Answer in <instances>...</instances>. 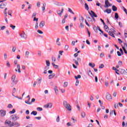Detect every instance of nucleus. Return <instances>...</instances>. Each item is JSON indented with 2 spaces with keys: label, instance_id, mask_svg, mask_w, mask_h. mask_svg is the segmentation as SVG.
Instances as JSON below:
<instances>
[{
  "label": "nucleus",
  "instance_id": "obj_11",
  "mask_svg": "<svg viewBox=\"0 0 127 127\" xmlns=\"http://www.w3.org/2000/svg\"><path fill=\"white\" fill-rule=\"evenodd\" d=\"M104 12H107V13H111L112 12V9H106L104 11Z\"/></svg>",
  "mask_w": 127,
  "mask_h": 127
},
{
  "label": "nucleus",
  "instance_id": "obj_52",
  "mask_svg": "<svg viewBox=\"0 0 127 127\" xmlns=\"http://www.w3.org/2000/svg\"><path fill=\"white\" fill-rule=\"evenodd\" d=\"M104 56H105V55L104 54V53H101L100 55V58H103V57H104Z\"/></svg>",
  "mask_w": 127,
  "mask_h": 127
},
{
  "label": "nucleus",
  "instance_id": "obj_51",
  "mask_svg": "<svg viewBox=\"0 0 127 127\" xmlns=\"http://www.w3.org/2000/svg\"><path fill=\"white\" fill-rule=\"evenodd\" d=\"M79 80L76 79V82H75V86H78L79 85Z\"/></svg>",
  "mask_w": 127,
  "mask_h": 127
},
{
  "label": "nucleus",
  "instance_id": "obj_50",
  "mask_svg": "<svg viewBox=\"0 0 127 127\" xmlns=\"http://www.w3.org/2000/svg\"><path fill=\"white\" fill-rule=\"evenodd\" d=\"M37 32L39 33L40 34H43V32L40 30H38Z\"/></svg>",
  "mask_w": 127,
  "mask_h": 127
},
{
  "label": "nucleus",
  "instance_id": "obj_61",
  "mask_svg": "<svg viewBox=\"0 0 127 127\" xmlns=\"http://www.w3.org/2000/svg\"><path fill=\"white\" fill-rule=\"evenodd\" d=\"M119 25L120 27H123V23L121 22H119Z\"/></svg>",
  "mask_w": 127,
  "mask_h": 127
},
{
  "label": "nucleus",
  "instance_id": "obj_41",
  "mask_svg": "<svg viewBox=\"0 0 127 127\" xmlns=\"http://www.w3.org/2000/svg\"><path fill=\"white\" fill-rule=\"evenodd\" d=\"M79 27L80 28H84V24H83V23H80Z\"/></svg>",
  "mask_w": 127,
  "mask_h": 127
},
{
  "label": "nucleus",
  "instance_id": "obj_28",
  "mask_svg": "<svg viewBox=\"0 0 127 127\" xmlns=\"http://www.w3.org/2000/svg\"><path fill=\"white\" fill-rule=\"evenodd\" d=\"M52 63H55V62H56V58H55L54 57H53L52 58Z\"/></svg>",
  "mask_w": 127,
  "mask_h": 127
},
{
  "label": "nucleus",
  "instance_id": "obj_45",
  "mask_svg": "<svg viewBox=\"0 0 127 127\" xmlns=\"http://www.w3.org/2000/svg\"><path fill=\"white\" fill-rule=\"evenodd\" d=\"M33 21H36V22H38V18H36V17H33Z\"/></svg>",
  "mask_w": 127,
  "mask_h": 127
},
{
  "label": "nucleus",
  "instance_id": "obj_8",
  "mask_svg": "<svg viewBox=\"0 0 127 127\" xmlns=\"http://www.w3.org/2000/svg\"><path fill=\"white\" fill-rule=\"evenodd\" d=\"M106 99L108 101H110V100H112V95L109 93H107L106 94Z\"/></svg>",
  "mask_w": 127,
  "mask_h": 127
},
{
  "label": "nucleus",
  "instance_id": "obj_59",
  "mask_svg": "<svg viewBox=\"0 0 127 127\" xmlns=\"http://www.w3.org/2000/svg\"><path fill=\"white\" fill-rule=\"evenodd\" d=\"M35 119H36V120H38L39 121L41 120V117H35Z\"/></svg>",
  "mask_w": 127,
  "mask_h": 127
},
{
  "label": "nucleus",
  "instance_id": "obj_46",
  "mask_svg": "<svg viewBox=\"0 0 127 127\" xmlns=\"http://www.w3.org/2000/svg\"><path fill=\"white\" fill-rule=\"evenodd\" d=\"M104 67H105V65H104V64H101L100 65H99V68L100 69H103V68H104Z\"/></svg>",
  "mask_w": 127,
  "mask_h": 127
},
{
  "label": "nucleus",
  "instance_id": "obj_21",
  "mask_svg": "<svg viewBox=\"0 0 127 127\" xmlns=\"http://www.w3.org/2000/svg\"><path fill=\"white\" fill-rule=\"evenodd\" d=\"M84 7L86 10H89V5H88V4L87 3H85L84 4Z\"/></svg>",
  "mask_w": 127,
  "mask_h": 127
},
{
  "label": "nucleus",
  "instance_id": "obj_22",
  "mask_svg": "<svg viewBox=\"0 0 127 127\" xmlns=\"http://www.w3.org/2000/svg\"><path fill=\"white\" fill-rule=\"evenodd\" d=\"M108 33H109V35H110V36H112L114 38H115V37H115V35H114V33H113V32L109 31L108 32Z\"/></svg>",
  "mask_w": 127,
  "mask_h": 127
},
{
  "label": "nucleus",
  "instance_id": "obj_23",
  "mask_svg": "<svg viewBox=\"0 0 127 127\" xmlns=\"http://www.w3.org/2000/svg\"><path fill=\"white\" fill-rule=\"evenodd\" d=\"M59 40H60V39L59 38H57V40H56V42H57V45H58L59 46H60V45H61V43L60 42H59Z\"/></svg>",
  "mask_w": 127,
  "mask_h": 127
},
{
  "label": "nucleus",
  "instance_id": "obj_9",
  "mask_svg": "<svg viewBox=\"0 0 127 127\" xmlns=\"http://www.w3.org/2000/svg\"><path fill=\"white\" fill-rule=\"evenodd\" d=\"M44 108H46V109H48V108H52V104L48 103L47 105H45Z\"/></svg>",
  "mask_w": 127,
  "mask_h": 127
},
{
  "label": "nucleus",
  "instance_id": "obj_38",
  "mask_svg": "<svg viewBox=\"0 0 127 127\" xmlns=\"http://www.w3.org/2000/svg\"><path fill=\"white\" fill-rule=\"evenodd\" d=\"M104 28L105 29V31H107V32H108V31L107 30L109 29V28L108 26V25H105V26H104Z\"/></svg>",
  "mask_w": 127,
  "mask_h": 127
},
{
  "label": "nucleus",
  "instance_id": "obj_35",
  "mask_svg": "<svg viewBox=\"0 0 127 127\" xmlns=\"http://www.w3.org/2000/svg\"><path fill=\"white\" fill-rule=\"evenodd\" d=\"M52 65L53 67L55 68V69H57V68H58V65L55 64V63H52Z\"/></svg>",
  "mask_w": 127,
  "mask_h": 127
},
{
  "label": "nucleus",
  "instance_id": "obj_56",
  "mask_svg": "<svg viewBox=\"0 0 127 127\" xmlns=\"http://www.w3.org/2000/svg\"><path fill=\"white\" fill-rule=\"evenodd\" d=\"M56 121L57 123H59V122H60V118L59 117V116H58V117L57 118Z\"/></svg>",
  "mask_w": 127,
  "mask_h": 127
},
{
  "label": "nucleus",
  "instance_id": "obj_48",
  "mask_svg": "<svg viewBox=\"0 0 127 127\" xmlns=\"http://www.w3.org/2000/svg\"><path fill=\"white\" fill-rule=\"evenodd\" d=\"M25 56H26V57H28V56H29V52L26 51L25 52Z\"/></svg>",
  "mask_w": 127,
  "mask_h": 127
},
{
  "label": "nucleus",
  "instance_id": "obj_43",
  "mask_svg": "<svg viewBox=\"0 0 127 127\" xmlns=\"http://www.w3.org/2000/svg\"><path fill=\"white\" fill-rule=\"evenodd\" d=\"M99 26H97L96 27L93 28L94 30L95 31V32H97L98 31V30H99Z\"/></svg>",
  "mask_w": 127,
  "mask_h": 127
},
{
  "label": "nucleus",
  "instance_id": "obj_33",
  "mask_svg": "<svg viewBox=\"0 0 127 127\" xmlns=\"http://www.w3.org/2000/svg\"><path fill=\"white\" fill-rule=\"evenodd\" d=\"M6 66L8 68L10 67V64H9V62H8V61H6Z\"/></svg>",
  "mask_w": 127,
  "mask_h": 127
},
{
  "label": "nucleus",
  "instance_id": "obj_53",
  "mask_svg": "<svg viewBox=\"0 0 127 127\" xmlns=\"http://www.w3.org/2000/svg\"><path fill=\"white\" fill-rule=\"evenodd\" d=\"M7 108L9 109H12V105L11 104L8 105Z\"/></svg>",
  "mask_w": 127,
  "mask_h": 127
},
{
  "label": "nucleus",
  "instance_id": "obj_4",
  "mask_svg": "<svg viewBox=\"0 0 127 127\" xmlns=\"http://www.w3.org/2000/svg\"><path fill=\"white\" fill-rule=\"evenodd\" d=\"M5 115H6V111L2 110H0V116L1 118H3Z\"/></svg>",
  "mask_w": 127,
  "mask_h": 127
},
{
  "label": "nucleus",
  "instance_id": "obj_2",
  "mask_svg": "<svg viewBox=\"0 0 127 127\" xmlns=\"http://www.w3.org/2000/svg\"><path fill=\"white\" fill-rule=\"evenodd\" d=\"M63 106L67 111H71L72 110V107L71 105L66 100H64L63 101Z\"/></svg>",
  "mask_w": 127,
  "mask_h": 127
},
{
  "label": "nucleus",
  "instance_id": "obj_54",
  "mask_svg": "<svg viewBox=\"0 0 127 127\" xmlns=\"http://www.w3.org/2000/svg\"><path fill=\"white\" fill-rule=\"evenodd\" d=\"M36 6H37V7H40V2L38 1L37 2Z\"/></svg>",
  "mask_w": 127,
  "mask_h": 127
},
{
  "label": "nucleus",
  "instance_id": "obj_60",
  "mask_svg": "<svg viewBox=\"0 0 127 127\" xmlns=\"http://www.w3.org/2000/svg\"><path fill=\"white\" fill-rule=\"evenodd\" d=\"M105 85L106 87H108L109 86V82L108 81H105Z\"/></svg>",
  "mask_w": 127,
  "mask_h": 127
},
{
  "label": "nucleus",
  "instance_id": "obj_16",
  "mask_svg": "<svg viewBox=\"0 0 127 127\" xmlns=\"http://www.w3.org/2000/svg\"><path fill=\"white\" fill-rule=\"evenodd\" d=\"M88 65H89V67H91L92 68H94L95 67V66H96L95 64L91 63H89Z\"/></svg>",
  "mask_w": 127,
  "mask_h": 127
},
{
  "label": "nucleus",
  "instance_id": "obj_39",
  "mask_svg": "<svg viewBox=\"0 0 127 127\" xmlns=\"http://www.w3.org/2000/svg\"><path fill=\"white\" fill-rule=\"evenodd\" d=\"M15 113V109H13L12 111H9V114H14Z\"/></svg>",
  "mask_w": 127,
  "mask_h": 127
},
{
  "label": "nucleus",
  "instance_id": "obj_24",
  "mask_svg": "<svg viewBox=\"0 0 127 127\" xmlns=\"http://www.w3.org/2000/svg\"><path fill=\"white\" fill-rule=\"evenodd\" d=\"M63 12H64V8H62L61 9V12L59 14V16H62V13H63Z\"/></svg>",
  "mask_w": 127,
  "mask_h": 127
},
{
  "label": "nucleus",
  "instance_id": "obj_57",
  "mask_svg": "<svg viewBox=\"0 0 127 127\" xmlns=\"http://www.w3.org/2000/svg\"><path fill=\"white\" fill-rule=\"evenodd\" d=\"M68 48H69V46H68V45H65V46H64V49H65V50H66V51L68 50Z\"/></svg>",
  "mask_w": 127,
  "mask_h": 127
},
{
  "label": "nucleus",
  "instance_id": "obj_15",
  "mask_svg": "<svg viewBox=\"0 0 127 127\" xmlns=\"http://www.w3.org/2000/svg\"><path fill=\"white\" fill-rule=\"evenodd\" d=\"M55 77V73H52V74H50L49 75V79H52Z\"/></svg>",
  "mask_w": 127,
  "mask_h": 127
},
{
  "label": "nucleus",
  "instance_id": "obj_14",
  "mask_svg": "<svg viewBox=\"0 0 127 127\" xmlns=\"http://www.w3.org/2000/svg\"><path fill=\"white\" fill-rule=\"evenodd\" d=\"M45 5H46V3L43 4V6L42 7V10L43 11V12H45Z\"/></svg>",
  "mask_w": 127,
  "mask_h": 127
},
{
  "label": "nucleus",
  "instance_id": "obj_3",
  "mask_svg": "<svg viewBox=\"0 0 127 127\" xmlns=\"http://www.w3.org/2000/svg\"><path fill=\"white\" fill-rule=\"evenodd\" d=\"M20 36L22 38V39H26L27 38V35L25 33V32H23L20 34Z\"/></svg>",
  "mask_w": 127,
  "mask_h": 127
},
{
  "label": "nucleus",
  "instance_id": "obj_18",
  "mask_svg": "<svg viewBox=\"0 0 127 127\" xmlns=\"http://www.w3.org/2000/svg\"><path fill=\"white\" fill-rule=\"evenodd\" d=\"M17 68L18 69V72L21 73V71H20V64H17Z\"/></svg>",
  "mask_w": 127,
  "mask_h": 127
},
{
  "label": "nucleus",
  "instance_id": "obj_36",
  "mask_svg": "<svg viewBox=\"0 0 127 127\" xmlns=\"http://www.w3.org/2000/svg\"><path fill=\"white\" fill-rule=\"evenodd\" d=\"M115 18H116V19H119V14H118V13H115Z\"/></svg>",
  "mask_w": 127,
  "mask_h": 127
},
{
  "label": "nucleus",
  "instance_id": "obj_62",
  "mask_svg": "<svg viewBox=\"0 0 127 127\" xmlns=\"http://www.w3.org/2000/svg\"><path fill=\"white\" fill-rule=\"evenodd\" d=\"M25 104H27L28 105H31V102H30L29 101H25Z\"/></svg>",
  "mask_w": 127,
  "mask_h": 127
},
{
  "label": "nucleus",
  "instance_id": "obj_19",
  "mask_svg": "<svg viewBox=\"0 0 127 127\" xmlns=\"http://www.w3.org/2000/svg\"><path fill=\"white\" fill-rule=\"evenodd\" d=\"M86 18L89 22H91V23H93V21H92V18L89 16H87Z\"/></svg>",
  "mask_w": 127,
  "mask_h": 127
},
{
  "label": "nucleus",
  "instance_id": "obj_26",
  "mask_svg": "<svg viewBox=\"0 0 127 127\" xmlns=\"http://www.w3.org/2000/svg\"><path fill=\"white\" fill-rule=\"evenodd\" d=\"M42 81V78L38 79L37 84L38 85H40L41 84V82Z\"/></svg>",
  "mask_w": 127,
  "mask_h": 127
},
{
  "label": "nucleus",
  "instance_id": "obj_58",
  "mask_svg": "<svg viewBox=\"0 0 127 127\" xmlns=\"http://www.w3.org/2000/svg\"><path fill=\"white\" fill-rule=\"evenodd\" d=\"M49 67L50 66H46L44 68L45 70H46L47 71V70H49Z\"/></svg>",
  "mask_w": 127,
  "mask_h": 127
},
{
  "label": "nucleus",
  "instance_id": "obj_37",
  "mask_svg": "<svg viewBox=\"0 0 127 127\" xmlns=\"http://www.w3.org/2000/svg\"><path fill=\"white\" fill-rule=\"evenodd\" d=\"M67 86H68V82H64V88H66Z\"/></svg>",
  "mask_w": 127,
  "mask_h": 127
},
{
  "label": "nucleus",
  "instance_id": "obj_20",
  "mask_svg": "<svg viewBox=\"0 0 127 127\" xmlns=\"http://www.w3.org/2000/svg\"><path fill=\"white\" fill-rule=\"evenodd\" d=\"M112 9L113 11H117L118 10V8L115 5L112 6Z\"/></svg>",
  "mask_w": 127,
  "mask_h": 127
},
{
  "label": "nucleus",
  "instance_id": "obj_34",
  "mask_svg": "<svg viewBox=\"0 0 127 127\" xmlns=\"http://www.w3.org/2000/svg\"><path fill=\"white\" fill-rule=\"evenodd\" d=\"M55 94H57V93H58V88H57V86H56L54 88Z\"/></svg>",
  "mask_w": 127,
  "mask_h": 127
},
{
  "label": "nucleus",
  "instance_id": "obj_44",
  "mask_svg": "<svg viewBox=\"0 0 127 127\" xmlns=\"http://www.w3.org/2000/svg\"><path fill=\"white\" fill-rule=\"evenodd\" d=\"M4 60H6V59H7V55L6 53L4 54Z\"/></svg>",
  "mask_w": 127,
  "mask_h": 127
},
{
  "label": "nucleus",
  "instance_id": "obj_47",
  "mask_svg": "<svg viewBox=\"0 0 127 127\" xmlns=\"http://www.w3.org/2000/svg\"><path fill=\"white\" fill-rule=\"evenodd\" d=\"M15 50H16V47H13L12 49V52H15Z\"/></svg>",
  "mask_w": 127,
  "mask_h": 127
},
{
  "label": "nucleus",
  "instance_id": "obj_63",
  "mask_svg": "<svg viewBox=\"0 0 127 127\" xmlns=\"http://www.w3.org/2000/svg\"><path fill=\"white\" fill-rule=\"evenodd\" d=\"M5 26H3L1 27V30H4V29H5Z\"/></svg>",
  "mask_w": 127,
  "mask_h": 127
},
{
  "label": "nucleus",
  "instance_id": "obj_17",
  "mask_svg": "<svg viewBox=\"0 0 127 127\" xmlns=\"http://www.w3.org/2000/svg\"><path fill=\"white\" fill-rule=\"evenodd\" d=\"M5 6H6V3H5V4L1 3L0 5V8H4V7H5Z\"/></svg>",
  "mask_w": 127,
  "mask_h": 127
},
{
  "label": "nucleus",
  "instance_id": "obj_32",
  "mask_svg": "<svg viewBox=\"0 0 127 127\" xmlns=\"http://www.w3.org/2000/svg\"><path fill=\"white\" fill-rule=\"evenodd\" d=\"M46 64L47 66H50V62L49 61H46Z\"/></svg>",
  "mask_w": 127,
  "mask_h": 127
},
{
  "label": "nucleus",
  "instance_id": "obj_40",
  "mask_svg": "<svg viewBox=\"0 0 127 127\" xmlns=\"http://www.w3.org/2000/svg\"><path fill=\"white\" fill-rule=\"evenodd\" d=\"M37 110L39 112H41V111H43V109L42 108H41V107H38V108H37Z\"/></svg>",
  "mask_w": 127,
  "mask_h": 127
},
{
  "label": "nucleus",
  "instance_id": "obj_42",
  "mask_svg": "<svg viewBox=\"0 0 127 127\" xmlns=\"http://www.w3.org/2000/svg\"><path fill=\"white\" fill-rule=\"evenodd\" d=\"M36 14H37L36 12L33 13L32 15V18H33V17H36Z\"/></svg>",
  "mask_w": 127,
  "mask_h": 127
},
{
  "label": "nucleus",
  "instance_id": "obj_27",
  "mask_svg": "<svg viewBox=\"0 0 127 127\" xmlns=\"http://www.w3.org/2000/svg\"><path fill=\"white\" fill-rule=\"evenodd\" d=\"M31 115H33V116H36L37 115V112L33 111L31 112Z\"/></svg>",
  "mask_w": 127,
  "mask_h": 127
},
{
  "label": "nucleus",
  "instance_id": "obj_6",
  "mask_svg": "<svg viewBox=\"0 0 127 127\" xmlns=\"http://www.w3.org/2000/svg\"><path fill=\"white\" fill-rule=\"evenodd\" d=\"M105 5L104 6V7H109V6H111V3H110L109 0H105Z\"/></svg>",
  "mask_w": 127,
  "mask_h": 127
},
{
  "label": "nucleus",
  "instance_id": "obj_31",
  "mask_svg": "<svg viewBox=\"0 0 127 127\" xmlns=\"http://www.w3.org/2000/svg\"><path fill=\"white\" fill-rule=\"evenodd\" d=\"M11 119H12V121H16L15 120V115H13L11 116Z\"/></svg>",
  "mask_w": 127,
  "mask_h": 127
},
{
  "label": "nucleus",
  "instance_id": "obj_7",
  "mask_svg": "<svg viewBox=\"0 0 127 127\" xmlns=\"http://www.w3.org/2000/svg\"><path fill=\"white\" fill-rule=\"evenodd\" d=\"M87 73L89 77H91V78H93V77H94V74H93V73L92 72V71H91V69L87 70Z\"/></svg>",
  "mask_w": 127,
  "mask_h": 127
},
{
  "label": "nucleus",
  "instance_id": "obj_12",
  "mask_svg": "<svg viewBox=\"0 0 127 127\" xmlns=\"http://www.w3.org/2000/svg\"><path fill=\"white\" fill-rule=\"evenodd\" d=\"M79 22L80 23H83L84 22V17L82 16L79 17Z\"/></svg>",
  "mask_w": 127,
  "mask_h": 127
},
{
  "label": "nucleus",
  "instance_id": "obj_10",
  "mask_svg": "<svg viewBox=\"0 0 127 127\" xmlns=\"http://www.w3.org/2000/svg\"><path fill=\"white\" fill-rule=\"evenodd\" d=\"M44 25H45V21H42L39 24V26L41 27V28H43Z\"/></svg>",
  "mask_w": 127,
  "mask_h": 127
},
{
  "label": "nucleus",
  "instance_id": "obj_13",
  "mask_svg": "<svg viewBox=\"0 0 127 127\" xmlns=\"http://www.w3.org/2000/svg\"><path fill=\"white\" fill-rule=\"evenodd\" d=\"M90 13H91L92 15L94 16V17H98V16L97 14H96V13L93 11V10L90 11Z\"/></svg>",
  "mask_w": 127,
  "mask_h": 127
},
{
  "label": "nucleus",
  "instance_id": "obj_64",
  "mask_svg": "<svg viewBox=\"0 0 127 127\" xmlns=\"http://www.w3.org/2000/svg\"><path fill=\"white\" fill-rule=\"evenodd\" d=\"M38 55L40 57L41 56V52L38 51Z\"/></svg>",
  "mask_w": 127,
  "mask_h": 127
},
{
  "label": "nucleus",
  "instance_id": "obj_25",
  "mask_svg": "<svg viewBox=\"0 0 127 127\" xmlns=\"http://www.w3.org/2000/svg\"><path fill=\"white\" fill-rule=\"evenodd\" d=\"M74 78L76 80H78V79H81V75L78 74L77 76H75Z\"/></svg>",
  "mask_w": 127,
  "mask_h": 127
},
{
  "label": "nucleus",
  "instance_id": "obj_1",
  "mask_svg": "<svg viewBox=\"0 0 127 127\" xmlns=\"http://www.w3.org/2000/svg\"><path fill=\"white\" fill-rule=\"evenodd\" d=\"M16 78V75L15 74H14L11 77V87H14L15 85L17 84V80L15 79Z\"/></svg>",
  "mask_w": 127,
  "mask_h": 127
},
{
  "label": "nucleus",
  "instance_id": "obj_5",
  "mask_svg": "<svg viewBox=\"0 0 127 127\" xmlns=\"http://www.w3.org/2000/svg\"><path fill=\"white\" fill-rule=\"evenodd\" d=\"M119 72L122 74V75H127V72L126 71V70L120 68L119 69Z\"/></svg>",
  "mask_w": 127,
  "mask_h": 127
},
{
  "label": "nucleus",
  "instance_id": "obj_49",
  "mask_svg": "<svg viewBox=\"0 0 127 127\" xmlns=\"http://www.w3.org/2000/svg\"><path fill=\"white\" fill-rule=\"evenodd\" d=\"M10 27H11L12 29H15V26H13L12 24L10 25Z\"/></svg>",
  "mask_w": 127,
  "mask_h": 127
},
{
  "label": "nucleus",
  "instance_id": "obj_29",
  "mask_svg": "<svg viewBox=\"0 0 127 127\" xmlns=\"http://www.w3.org/2000/svg\"><path fill=\"white\" fill-rule=\"evenodd\" d=\"M68 11L70 12V13H72V14H75V13L72 11V9L70 8H68Z\"/></svg>",
  "mask_w": 127,
  "mask_h": 127
},
{
  "label": "nucleus",
  "instance_id": "obj_30",
  "mask_svg": "<svg viewBox=\"0 0 127 127\" xmlns=\"http://www.w3.org/2000/svg\"><path fill=\"white\" fill-rule=\"evenodd\" d=\"M81 117L83 118H85V117H86V113L85 112H82L81 113Z\"/></svg>",
  "mask_w": 127,
  "mask_h": 127
},
{
  "label": "nucleus",
  "instance_id": "obj_55",
  "mask_svg": "<svg viewBox=\"0 0 127 127\" xmlns=\"http://www.w3.org/2000/svg\"><path fill=\"white\" fill-rule=\"evenodd\" d=\"M114 108H115V109L119 108V104H118V103H115L114 105Z\"/></svg>",
  "mask_w": 127,
  "mask_h": 127
}]
</instances>
